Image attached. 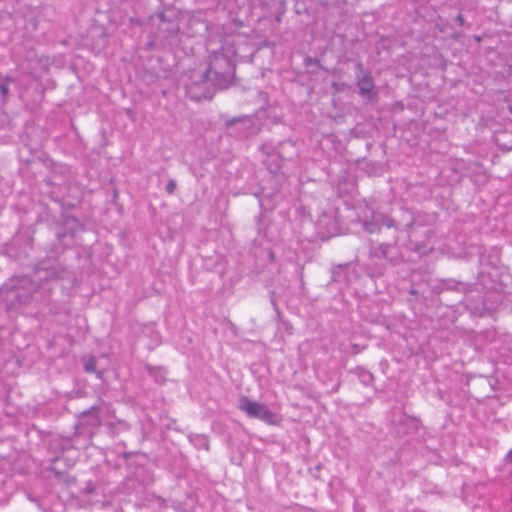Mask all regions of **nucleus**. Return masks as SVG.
<instances>
[{"label": "nucleus", "mask_w": 512, "mask_h": 512, "mask_svg": "<svg viewBox=\"0 0 512 512\" xmlns=\"http://www.w3.org/2000/svg\"><path fill=\"white\" fill-rule=\"evenodd\" d=\"M204 447H205V449H207V450H208V449H209V444L206 442V443L204 444Z\"/></svg>", "instance_id": "38"}, {"label": "nucleus", "mask_w": 512, "mask_h": 512, "mask_svg": "<svg viewBox=\"0 0 512 512\" xmlns=\"http://www.w3.org/2000/svg\"><path fill=\"white\" fill-rule=\"evenodd\" d=\"M238 409L245 412L250 418L260 419L268 424L277 423V414L271 411L267 405L251 400L247 396L239 398Z\"/></svg>", "instance_id": "5"}, {"label": "nucleus", "mask_w": 512, "mask_h": 512, "mask_svg": "<svg viewBox=\"0 0 512 512\" xmlns=\"http://www.w3.org/2000/svg\"><path fill=\"white\" fill-rule=\"evenodd\" d=\"M318 233L322 239H328L337 233L338 225L335 219L327 214H323L317 221Z\"/></svg>", "instance_id": "12"}, {"label": "nucleus", "mask_w": 512, "mask_h": 512, "mask_svg": "<svg viewBox=\"0 0 512 512\" xmlns=\"http://www.w3.org/2000/svg\"><path fill=\"white\" fill-rule=\"evenodd\" d=\"M152 482L151 477L146 473L143 467H136L123 482V489L126 493H141L143 487Z\"/></svg>", "instance_id": "10"}, {"label": "nucleus", "mask_w": 512, "mask_h": 512, "mask_svg": "<svg viewBox=\"0 0 512 512\" xmlns=\"http://www.w3.org/2000/svg\"><path fill=\"white\" fill-rule=\"evenodd\" d=\"M474 286V284L464 283L454 279H445L440 281L439 285L437 286V289L438 292L447 290L466 294L468 292H471Z\"/></svg>", "instance_id": "13"}, {"label": "nucleus", "mask_w": 512, "mask_h": 512, "mask_svg": "<svg viewBox=\"0 0 512 512\" xmlns=\"http://www.w3.org/2000/svg\"><path fill=\"white\" fill-rule=\"evenodd\" d=\"M410 249H412L413 251L419 253V254H425L426 253V250H425V247L420 244V243H415L413 247H411Z\"/></svg>", "instance_id": "26"}, {"label": "nucleus", "mask_w": 512, "mask_h": 512, "mask_svg": "<svg viewBox=\"0 0 512 512\" xmlns=\"http://www.w3.org/2000/svg\"><path fill=\"white\" fill-rule=\"evenodd\" d=\"M285 146L293 147V144L290 141H286L279 143L278 147H274L267 143L260 147L261 151L267 156L264 160V164L273 175H277L279 173L283 161L286 159V156L282 151Z\"/></svg>", "instance_id": "7"}, {"label": "nucleus", "mask_w": 512, "mask_h": 512, "mask_svg": "<svg viewBox=\"0 0 512 512\" xmlns=\"http://www.w3.org/2000/svg\"><path fill=\"white\" fill-rule=\"evenodd\" d=\"M176 187H177V184H176V181L171 179L168 181L166 187H165V190L168 194H173L176 190Z\"/></svg>", "instance_id": "25"}, {"label": "nucleus", "mask_w": 512, "mask_h": 512, "mask_svg": "<svg viewBox=\"0 0 512 512\" xmlns=\"http://www.w3.org/2000/svg\"><path fill=\"white\" fill-rule=\"evenodd\" d=\"M342 267V265H339L332 270V277L328 284H331L332 282H338L340 280V277L342 276Z\"/></svg>", "instance_id": "21"}, {"label": "nucleus", "mask_w": 512, "mask_h": 512, "mask_svg": "<svg viewBox=\"0 0 512 512\" xmlns=\"http://www.w3.org/2000/svg\"><path fill=\"white\" fill-rule=\"evenodd\" d=\"M391 422L393 425V433L399 437L416 433L421 426L420 419L409 416L403 411L394 412Z\"/></svg>", "instance_id": "9"}, {"label": "nucleus", "mask_w": 512, "mask_h": 512, "mask_svg": "<svg viewBox=\"0 0 512 512\" xmlns=\"http://www.w3.org/2000/svg\"><path fill=\"white\" fill-rule=\"evenodd\" d=\"M429 220L428 215L409 210H402L398 218L373 211L370 219L363 221L364 230L370 234L387 232L389 239L381 243L371 242L368 251L369 259H385L391 265H397L402 259L397 250L398 233L406 229L410 237L414 228L428 224Z\"/></svg>", "instance_id": "2"}, {"label": "nucleus", "mask_w": 512, "mask_h": 512, "mask_svg": "<svg viewBox=\"0 0 512 512\" xmlns=\"http://www.w3.org/2000/svg\"><path fill=\"white\" fill-rule=\"evenodd\" d=\"M130 455H131V453H128V452H124V453H123V457H124L125 459L129 458V457H130Z\"/></svg>", "instance_id": "32"}, {"label": "nucleus", "mask_w": 512, "mask_h": 512, "mask_svg": "<svg viewBox=\"0 0 512 512\" xmlns=\"http://www.w3.org/2000/svg\"><path fill=\"white\" fill-rule=\"evenodd\" d=\"M55 239L47 249L49 257L39 261L31 275L12 277L0 287V296L9 308L27 305L32 301L48 300L55 283L66 278L68 270L56 257L63 254L84 230L83 223L75 216L62 213L51 226Z\"/></svg>", "instance_id": "1"}, {"label": "nucleus", "mask_w": 512, "mask_h": 512, "mask_svg": "<svg viewBox=\"0 0 512 512\" xmlns=\"http://www.w3.org/2000/svg\"><path fill=\"white\" fill-rule=\"evenodd\" d=\"M186 94L194 101L211 99L215 91L219 89L213 81L212 76L206 71L194 72L191 75L190 82L186 83Z\"/></svg>", "instance_id": "4"}, {"label": "nucleus", "mask_w": 512, "mask_h": 512, "mask_svg": "<svg viewBox=\"0 0 512 512\" xmlns=\"http://www.w3.org/2000/svg\"><path fill=\"white\" fill-rule=\"evenodd\" d=\"M48 470L50 472H52L54 474V477L55 479L58 481V482H61V483H64L66 485H71V484H74L75 483V478L73 476H70L67 472L65 471H60L58 470L56 467L54 466H50L48 468Z\"/></svg>", "instance_id": "14"}, {"label": "nucleus", "mask_w": 512, "mask_h": 512, "mask_svg": "<svg viewBox=\"0 0 512 512\" xmlns=\"http://www.w3.org/2000/svg\"><path fill=\"white\" fill-rule=\"evenodd\" d=\"M383 270H384V267L379 268V271H378L377 274L378 275H383Z\"/></svg>", "instance_id": "33"}, {"label": "nucleus", "mask_w": 512, "mask_h": 512, "mask_svg": "<svg viewBox=\"0 0 512 512\" xmlns=\"http://www.w3.org/2000/svg\"><path fill=\"white\" fill-rule=\"evenodd\" d=\"M455 21L459 24V26H464L465 20L462 14H458L455 18Z\"/></svg>", "instance_id": "28"}, {"label": "nucleus", "mask_w": 512, "mask_h": 512, "mask_svg": "<svg viewBox=\"0 0 512 512\" xmlns=\"http://www.w3.org/2000/svg\"><path fill=\"white\" fill-rule=\"evenodd\" d=\"M46 183H47L48 185H54V184H55V183H54L50 178H47V179H46Z\"/></svg>", "instance_id": "31"}, {"label": "nucleus", "mask_w": 512, "mask_h": 512, "mask_svg": "<svg viewBox=\"0 0 512 512\" xmlns=\"http://www.w3.org/2000/svg\"><path fill=\"white\" fill-rule=\"evenodd\" d=\"M28 150L27 146H24L19 154H20V160L25 162L26 164H31L34 161V158L25 157L24 153Z\"/></svg>", "instance_id": "24"}, {"label": "nucleus", "mask_w": 512, "mask_h": 512, "mask_svg": "<svg viewBox=\"0 0 512 512\" xmlns=\"http://www.w3.org/2000/svg\"><path fill=\"white\" fill-rule=\"evenodd\" d=\"M165 30L169 36H176L179 32V26L176 22H168Z\"/></svg>", "instance_id": "22"}, {"label": "nucleus", "mask_w": 512, "mask_h": 512, "mask_svg": "<svg viewBox=\"0 0 512 512\" xmlns=\"http://www.w3.org/2000/svg\"><path fill=\"white\" fill-rule=\"evenodd\" d=\"M148 370L149 374L153 376L158 383H162L164 381V376L159 369L148 368Z\"/></svg>", "instance_id": "23"}, {"label": "nucleus", "mask_w": 512, "mask_h": 512, "mask_svg": "<svg viewBox=\"0 0 512 512\" xmlns=\"http://www.w3.org/2000/svg\"><path fill=\"white\" fill-rule=\"evenodd\" d=\"M409 293H410V294H413V295H416V294H417V291H416L415 289H413V288H412V289H410Z\"/></svg>", "instance_id": "34"}, {"label": "nucleus", "mask_w": 512, "mask_h": 512, "mask_svg": "<svg viewBox=\"0 0 512 512\" xmlns=\"http://www.w3.org/2000/svg\"><path fill=\"white\" fill-rule=\"evenodd\" d=\"M16 80L10 76H0V94L3 101H6L9 93V84L14 83Z\"/></svg>", "instance_id": "16"}, {"label": "nucleus", "mask_w": 512, "mask_h": 512, "mask_svg": "<svg viewBox=\"0 0 512 512\" xmlns=\"http://www.w3.org/2000/svg\"><path fill=\"white\" fill-rule=\"evenodd\" d=\"M331 86L334 88V90L336 92H340V91L343 90V87L345 86V84L344 83H339V82H332Z\"/></svg>", "instance_id": "27"}, {"label": "nucleus", "mask_w": 512, "mask_h": 512, "mask_svg": "<svg viewBox=\"0 0 512 512\" xmlns=\"http://www.w3.org/2000/svg\"><path fill=\"white\" fill-rule=\"evenodd\" d=\"M159 17H160L161 21L164 23V14H163V13H161V14L159 15Z\"/></svg>", "instance_id": "35"}, {"label": "nucleus", "mask_w": 512, "mask_h": 512, "mask_svg": "<svg viewBox=\"0 0 512 512\" xmlns=\"http://www.w3.org/2000/svg\"><path fill=\"white\" fill-rule=\"evenodd\" d=\"M321 467H322L321 464H317L314 469H310L311 474L314 477L318 478V475L316 474V472L320 471Z\"/></svg>", "instance_id": "29"}, {"label": "nucleus", "mask_w": 512, "mask_h": 512, "mask_svg": "<svg viewBox=\"0 0 512 512\" xmlns=\"http://www.w3.org/2000/svg\"><path fill=\"white\" fill-rule=\"evenodd\" d=\"M356 85L360 96L365 97L368 102H376L378 94L375 92V83L369 71H366L362 62L356 64Z\"/></svg>", "instance_id": "8"}, {"label": "nucleus", "mask_w": 512, "mask_h": 512, "mask_svg": "<svg viewBox=\"0 0 512 512\" xmlns=\"http://www.w3.org/2000/svg\"><path fill=\"white\" fill-rule=\"evenodd\" d=\"M102 487L103 484L100 483L99 481L89 480L86 482L85 487L83 488V492L87 495L97 493L99 490L102 489Z\"/></svg>", "instance_id": "17"}, {"label": "nucleus", "mask_w": 512, "mask_h": 512, "mask_svg": "<svg viewBox=\"0 0 512 512\" xmlns=\"http://www.w3.org/2000/svg\"><path fill=\"white\" fill-rule=\"evenodd\" d=\"M353 348H354V350H355V353H358V352H359V350H358V346H357V345H354V346H353Z\"/></svg>", "instance_id": "36"}, {"label": "nucleus", "mask_w": 512, "mask_h": 512, "mask_svg": "<svg viewBox=\"0 0 512 512\" xmlns=\"http://www.w3.org/2000/svg\"><path fill=\"white\" fill-rule=\"evenodd\" d=\"M102 375H103V372H102V371H99V372L97 373V376H98L99 378H102Z\"/></svg>", "instance_id": "37"}, {"label": "nucleus", "mask_w": 512, "mask_h": 512, "mask_svg": "<svg viewBox=\"0 0 512 512\" xmlns=\"http://www.w3.org/2000/svg\"><path fill=\"white\" fill-rule=\"evenodd\" d=\"M99 408L92 406L89 409L83 411L79 416V421L76 425L77 433H80L78 429L83 427L89 434L92 433L90 429L96 428L100 425V417L98 415ZM86 431H83L85 433Z\"/></svg>", "instance_id": "11"}, {"label": "nucleus", "mask_w": 512, "mask_h": 512, "mask_svg": "<svg viewBox=\"0 0 512 512\" xmlns=\"http://www.w3.org/2000/svg\"><path fill=\"white\" fill-rule=\"evenodd\" d=\"M508 135L507 131L499 132L496 134V143L502 150L509 151L512 149V142L510 144L504 142V138Z\"/></svg>", "instance_id": "18"}, {"label": "nucleus", "mask_w": 512, "mask_h": 512, "mask_svg": "<svg viewBox=\"0 0 512 512\" xmlns=\"http://www.w3.org/2000/svg\"><path fill=\"white\" fill-rule=\"evenodd\" d=\"M352 372L357 375L361 383L366 386L371 385L374 381L373 374L363 367L358 366Z\"/></svg>", "instance_id": "15"}, {"label": "nucleus", "mask_w": 512, "mask_h": 512, "mask_svg": "<svg viewBox=\"0 0 512 512\" xmlns=\"http://www.w3.org/2000/svg\"><path fill=\"white\" fill-rule=\"evenodd\" d=\"M226 128L229 130V134L231 136L239 139L255 135L260 130L259 126L256 125L254 118L249 115L235 117L228 120L226 122Z\"/></svg>", "instance_id": "6"}, {"label": "nucleus", "mask_w": 512, "mask_h": 512, "mask_svg": "<svg viewBox=\"0 0 512 512\" xmlns=\"http://www.w3.org/2000/svg\"><path fill=\"white\" fill-rule=\"evenodd\" d=\"M304 64L306 67H309V66H312V65H315L317 66L318 68L326 71V72H330L329 69L325 68L321 63L320 61L317 59V58H313V57H310V56H307L305 59H304ZM331 73L333 74H336L337 71L335 69H333L331 71Z\"/></svg>", "instance_id": "19"}, {"label": "nucleus", "mask_w": 512, "mask_h": 512, "mask_svg": "<svg viewBox=\"0 0 512 512\" xmlns=\"http://www.w3.org/2000/svg\"><path fill=\"white\" fill-rule=\"evenodd\" d=\"M84 370L87 373H92L96 370V359L94 357H90L85 361Z\"/></svg>", "instance_id": "20"}, {"label": "nucleus", "mask_w": 512, "mask_h": 512, "mask_svg": "<svg viewBox=\"0 0 512 512\" xmlns=\"http://www.w3.org/2000/svg\"><path fill=\"white\" fill-rule=\"evenodd\" d=\"M267 256L270 259V261L274 260V252L272 250L267 251Z\"/></svg>", "instance_id": "30"}, {"label": "nucleus", "mask_w": 512, "mask_h": 512, "mask_svg": "<svg viewBox=\"0 0 512 512\" xmlns=\"http://www.w3.org/2000/svg\"><path fill=\"white\" fill-rule=\"evenodd\" d=\"M235 52L230 48H222L221 51H215L209 61L208 68L205 70L212 76L214 84L220 89H227L235 79L236 65L232 57Z\"/></svg>", "instance_id": "3"}]
</instances>
